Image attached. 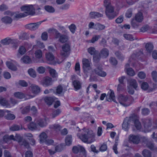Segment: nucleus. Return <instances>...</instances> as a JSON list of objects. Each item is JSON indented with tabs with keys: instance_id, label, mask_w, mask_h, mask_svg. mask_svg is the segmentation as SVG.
<instances>
[{
	"instance_id": "nucleus-38",
	"label": "nucleus",
	"mask_w": 157,
	"mask_h": 157,
	"mask_svg": "<svg viewBox=\"0 0 157 157\" xmlns=\"http://www.w3.org/2000/svg\"><path fill=\"white\" fill-rule=\"evenodd\" d=\"M65 143L67 145H70L72 143V136L71 135H68L66 137Z\"/></svg>"
},
{
	"instance_id": "nucleus-8",
	"label": "nucleus",
	"mask_w": 157,
	"mask_h": 157,
	"mask_svg": "<svg viewBox=\"0 0 157 157\" xmlns=\"http://www.w3.org/2000/svg\"><path fill=\"white\" fill-rule=\"evenodd\" d=\"M55 39H58L59 41L62 43L67 42L69 39V36L68 34H62L59 32L57 34Z\"/></svg>"
},
{
	"instance_id": "nucleus-20",
	"label": "nucleus",
	"mask_w": 157,
	"mask_h": 157,
	"mask_svg": "<svg viewBox=\"0 0 157 157\" xmlns=\"http://www.w3.org/2000/svg\"><path fill=\"white\" fill-rule=\"evenodd\" d=\"M85 150L82 147L78 145L74 146L72 148L73 152L75 154H77L78 152H84Z\"/></svg>"
},
{
	"instance_id": "nucleus-16",
	"label": "nucleus",
	"mask_w": 157,
	"mask_h": 157,
	"mask_svg": "<svg viewBox=\"0 0 157 157\" xmlns=\"http://www.w3.org/2000/svg\"><path fill=\"white\" fill-rule=\"evenodd\" d=\"M103 15L97 12H91L89 14V17L91 19H95L97 18L102 17Z\"/></svg>"
},
{
	"instance_id": "nucleus-61",
	"label": "nucleus",
	"mask_w": 157,
	"mask_h": 157,
	"mask_svg": "<svg viewBox=\"0 0 157 157\" xmlns=\"http://www.w3.org/2000/svg\"><path fill=\"white\" fill-rule=\"evenodd\" d=\"M23 140L21 136L19 135H16L15 136L14 140L17 141L19 144H20V142L22 141Z\"/></svg>"
},
{
	"instance_id": "nucleus-6",
	"label": "nucleus",
	"mask_w": 157,
	"mask_h": 157,
	"mask_svg": "<svg viewBox=\"0 0 157 157\" xmlns=\"http://www.w3.org/2000/svg\"><path fill=\"white\" fill-rule=\"evenodd\" d=\"M82 68L85 74L87 75L91 69V60L86 58H83L82 60Z\"/></svg>"
},
{
	"instance_id": "nucleus-7",
	"label": "nucleus",
	"mask_w": 157,
	"mask_h": 157,
	"mask_svg": "<svg viewBox=\"0 0 157 157\" xmlns=\"http://www.w3.org/2000/svg\"><path fill=\"white\" fill-rule=\"evenodd\" d=\"M60 55L63 57H67L69 55V52L70 50V45L68 43L63 44L62 47Z\"/></svg>"
},
{
	"instance_id": "nucleus-47",
	"label": "nucleus",
	"mask_w": 157,
	"mask_h": 157,
	"mask_svg": "<svg viewBox=\"0 0 157 157\" xmlns=\"http://www.w3.org/2000/svg\"><path fill=\"white\" fill-rule=\"evenodd\" d=\"M48 33L50 34L55 33V38L56 36L57 35V34L59 32L57 30L53 28H51L48 29Z\"/></svg>"
},
{
	"instance_id": "nucleus-49",
	"label": "nucleus",
	"mask_w": 157,
	"mask_h": 157,
	"mask_svg": "<svg viewBox=\"0 0 157 157\" xmlns=\"http://www.w3.org/2000/svg\"><path fill=\"white\" fill-rule=\"evenodd\" d=\"M141 87L143 90H145L148 88L149 86L147 82H143L141 84Z\"/></svg>"
},
{
	"instance_id": "nucleus-2",
	"label": "nucleus",
	"mask_w": 157,
	"mask_h": 157,
	"mask_svg": "<svg viewBox=\"0 0 157 157\" xmlns=\"http://www.w3.org/2000/svg\"><path fill=\"white\" fill-rule=\"evenodd\" d=\"M83 133L81 135L77 134L78 137L83 142L87 144H90L95 140V134L93 131L87 128L82 129Z\"/></svg>"
},
{
	"instance_id": "nucleus-58",
	"label": "nucleus",
	"mask_w": 157,
	"mask_h": 157,
	"mask_svg": "<svg viewBox=\"0 0 157 157\" xmlns=\"http://www.w3.org/2000/svg\"><path fill=\"white\" fill-rule=\"evenodd\" d=\"M151 29L150 27L147 25H145L142 27L140 29L142 32H144Z\"/></svg>"
},
{
	"instance_id": "nucleus-14",
	"label": "nucleus",
	"mask_w": 157,
	"mask_h": 157,
	"mask_svg": "<svg viewBox=\"0 0 157 157\" xmlns=\"http://www.w3.org/2000/svg\"><path fill=\"white\" fill-rule=\"evenodd\" d=\"M129 140L130 141L133 143L137 144L140 142V137L139 135H130L129 136Z\"/></svg>"
},
{
	"instance_id": "nucleus-56",
	"label": "nucleus",
	"mask_w": 157,
	"mask_h": 157,
	"mask_svg": "<svg viewBox=\"0 0 157 157\" xmlns=\"http://www.w3.org/2000/svg\"><path fill=\"white\" fill-rule=\"evenodd\" d=\"M88 52L91 55H94L96 52L95 48L92 47H90L87 49Z\"/></svg>"
},
{
	"instance_id": "nucleus-63",
	"label": "nucleus",
	"mask_w": 157,
	"mask_h": 157,
	"mask_svg": "<svg viewBox=\"0 0 157 157\" xmlns=\"http://www.w3.org/2000/svg\"><path fill=\"white\" fill-rule=\"evenodd\" d=\"M41 37L42 40H47L48 38V34L46 32L43 33L41 35Z\"/></svg>"
},
{
	"instance_id": "nucleus-57",
	"label": "nucleus",
	"mask_w": 157,
	"mask_h": 157,
	"mask_svg": "<svg viewBox=\"0 0 157 157\" xmlns=\"http://www.w3.org/2000/svg\"><path fill=\"white\" fill-rule=\"evenodd\" d=\"M138 76L141 79H144L146 76L145 73L143 71H140L138 72Z\"/></svg>"
},
{
	"instance_id": "nucleus-53",
	"label": "nucleus",
	"mask_w": 157,
	"mask_h": 157,
	"mask_svg": "<svg viewBox=\"0 0 157 157\" xmlns=\"http://www.w3.org/2000/svg\"><path fill=\"white\" fill-rule=\"evenodd\" d=\"M68 28L71 31V32L72 33H75L76 29V27L75 25L73 24H71L70 25Z\"/></svg>"
},
{
	"instance_id": "nucleus-27",
	"label": "nucleus",
	"mask_w": 157,
	"mask_h": 157,
	"mask_svg": "<svg viewBox=\"0 0 157 157\" xmlns=\"http://www.w3.org/2000/svg\"><path fill=\"white\" fill-rule=\"evenodd\" d=\"M0 104L3 106L8 107L10 106V104L8 101L5 98L0 97Z\"/></svg>"
},
{
	"instance_id": "nucleus-5",
	"label": "nucleus",
	"mask_w": 157,
	"mask_h": 157,
	"mask_svg": "<svg viewBox=\"0 0 157 157\" xmlns=\"http://www.w3.org/2000/svg\"><path fill=\"white\" fill-rule=\"evenodd\" d=\"M118 99L120 103L124 107L128 106L132 103L130 100L126 95L120 94L118 96Z\"/></svg>"
},
{
	"instance_id": "nucleus-40",
	"label": "nucleus",
	"mask_w": 157,
	"mask_h": 157,
	"mask_svg": "<svg viewBox=\"0 0 157 157\" xmlns=\"http://www.w3.org/2000/svg\"><path fill=\"white\" fill-rule=\"evenodd\" d=\"M14 96L16 98L22 99L25 97L24 94L21 92H15L14 94Z\"/></svg>"
},
{
	"instance_id": "nucleus-46",
	"label": "nucleus",
	"mask_w": 157,
	"mask_h": 157,
	"mask_svg": "<svg viewBox=\"0 0 157 157\" xmlns=\"http://www.w3.org/2000/svg\"><path fill=\"white\" fill-rule=\"evenodd\" d=\"M123 36L127 40L132 41L134 40L133 37L131 34H125L123 35Z\"/></svg>"
},
{
	"instance_id": "nucleus-64",
	"label": "nucleus",
	"mask_w": 157,
	"mask_h": 157,
	"mask_svg": "<svg viewBox=\"0 0 157 157\" xmlns=\"http://www.w3.org/2000/svg\"><path fill=\"white\" fill-rule=\"evenodd\" d=\"M19 84L20 85L23 87H27L28 83L24 80H20L19 82Z\"/></svg>"
},
{
	"instance_id": "nucleus-21",
	"label": "nucleus",
	"mask_w": 157,
	"mask_h": 157,
	"mask_svg": "<svg viewBox=\"0 0 157 157\" xmlns=\"http://www.w3.org/2000/svg\"><path fill=\"white\" fill-rule=\"evenodd\" d=\"M52 83V78L48 77L45 78L42 82L43 85L47 86L51 85Z\"/></svg>"
},
{
	"instance_id": "nucleus-43",
	"label": "nucleus",
	"mask_w": 157,
	"mask_h": 157,
	"mask_svg": "<svg viewBox=\"0 0 157 157\" xmlns=\"http://www.w3.org/2000/svg\"><path fill=\"white\" fill-rule=\"evenodd\" d=\"M50 128L54 129L56 131H59L61 128V126L58 124H55L50 126Z\"/></svg>"
},
{
	"instance_id": "nucleus-1",
	"label": "nucleus",
	"mask_w": 157,
	"mask_h": 157,
	"mask_svg": "<svg viewBox=\"0 0 157 157\" xmlns=\"http://www.w3.org/2000/svg\"><path fill=\"white\" fill-rule=\"evenodd\" d=\"M21 9L22 11H24V13L13 12L8 10L5 12V14L13 16L15 18H20L29 15H33L35 13V8L32 5L23 6Z\"/></svg>"
},
{
	"instance_id": "nucleus-4",
	"label": "nucleus",
	"mask_w": 157,
	"mask_h": 157,
	"mask_svg": "<svg viewBox=\"0 0 157 157\" xmlns=\"http://www.w3.org/2000/svg\"><path fill=\"white\" fill-rule=\"evenodd\" d=\"M96 75L102 77H104L106 75V73L102 71L101 69L99 68H97L95 69L94 71H91L90 72V79L92 81V79H94L96 77Z\"/></svg>"
},
{
	"instance_id": "nucleus-60",
	"label": "nucleus",
	"mask_w": 157,
	"mask_h": 157,
	"mask_svg": "<svg viewBox=\"0 0 157 157\" xmlns=\"http://www.w3.org/2000/svg\"><path fill=\"white\" fill-rule=\"evenodd\" d=\"M151 75L153 80L155 82L157 81V72L156 71H153L151 73Z\"/></svg>"
},
{
	"instance_id": "nucleus-39",
	"label": "nucleus",
	"mask_w": 157,
	"mask_h": 157,
	"mask_svg": "<svg viewBox=\"0 0 157 157\" xmlns=\"http://www.w3.org/2000/svg\"><path fill=\"white\" fill-rule=\"evenodd\" d=\"M101 37V36L99 35H94L92 37V38L91 40H89V42L90 43H94L96 41H97L98 39Z\"/></svg>"
},
{
	"instance_id": "nucleus-29",
	"label": "nucleus",
	"mask_w": 157,
	"mask_h": 157,
	"mask_svg": "<svg viewBox=\"0 0 157 157\" xmlns=\"http://www.w3.org/2000/svg\"><path fill=\"white\" fill-rule=\"evenodd\" d=\"M55 99L54 98L52 97H46L44 99L45 102L48 105H51L54 101L55 100Z\"/></svg>"
},
{
	"instance_id": "nucleus-15",
	"label": "nucleus",
	"mask_w": 157,
	"mask_h": 157,
	"mask_svg": "<svg viewBox=\"0 0 157 157\" xmlns=\"http://www.w3.org/2000/svg\"><path fill=\"white\" fill-rule=\"evenodd\" d=\"M131 122L130 117L129 118H126L124 120L122 124V128L125 131H128L129 128V124Z\"/></svg>"
},
{
	"instance_id": "nucleus-26",
	"label": "nucleus",
	"mask_w": 157,
	"mask_h": 157,
	"mask_svg": "<svg viewBox=\"0 0 157 157\" xmlns=\"http://www.w3.org/2000/svg\"><path fill=\"white\" fill-rule=\"evenodd\" d=\"M128 82L130 85L132 86L136 90L138 88V84L136 80L134 79H130L128 80Z\"/></svg>"
},
{
	"instance_id": "nucleus-59",
	"label": "nucleus",
	"mask_w": 157,
	"mask_h": 157,
	"mask_svg": "<svg viewBox=\"0 0 157 157\" xmlns=\"http://www.w3.org/2000/svg\"><path fill=\"white\" fill-rule=\"evenodd\" d=\"M109 61L110 63L113 65H115L117 64V61L115 58L110 57Z\"/></svg>"
},
{
	"instance_id": "nucleus-41",
	"label": "nucleus",
	"mask_w": 157,
	"mask_h": 157,
	"mask_svg": "<svg viewBox=\"0 0 157 157\" xmlns=\"http://www.w3.org/2000/svg\"><path fill=\"white\" fill-rule=\"evenodd\" d=\"M28 128L32 130H36L37 128L36 124L33 122H32L28 124Z\"/></svg>"
},
{
	"instance_id": "nucleus-44",
	"label": "nucleus",
	"mask_w": 157,
	"mask_h": 157,
	"mask_svg": "<svg viewBox=\"0 0 157 157\" xmlns=\"http://www.w3.org/2000/svg\"><path fill=\"white\" fill-rule=\"evenodd\" d=\"M142 154L144 157H151V152L148 150H144L142 152Z\"/></svg>"
},
{
	"instance_id": "nucleus-23",
	"label": "nucleus",
	"mask_w": 157,
	"mask_h": 157,
	"mask_svg": "<svg viewBox=\"0 0 157 157\" xmlns=\"http://www.w3.org/2000/svg\"><path fill=\"white\" fill-rule=\"evenodd\" d=\"M32 92L34 94H37L40 91V88L38 86L32 84L30 86Z\"/></svg>"
},
{
	"instance_id": "nucleus-9",
	"label": "nucleus",
	"mask_w": 157,
	"mask_h": 157,
	"mask_svg": "<svg viewBox=\"0 0 157 157\" xmlns=\"http://www.w3.org/2000/svg\"><path fill=\"white\" fill-rule=\"evenodd\" d=\"M42 21H40L36 23H31L26 25L25 28L31 31H35L37 29L39 26L41 24Z\"/></svg>"
},
{
	"instance_id": "nucleus-51",
	"label": "nucleus",
	"mask_w": 157,
	"mask_h": 157,
	"mask_svg": "<svg viewBox=\"0 0 157 157\" xmlns=\"http://www.w3.org/2000/svg\"><path fill=\"white\" fill-rule=\"evenodd\" d=\"M137 22L135 19H133L131 22V24L132 27L133 28L138 27L139 26V24Z\"/></svg>"
},
{
	"instance_id": "nucleus-45",
	"label": "nucleus",
	"mask_w": 157,
	"mask_h": 157,
	"mask_svg": "<svg viewBox=\"0 0 157 157\" xmlns=\"http://www.w3.org/2000/svg\"><path fill=\"white\" fill-rule=\"evenodd\" d=\"M147 147L151 150H156L157 147L151 142H148L147 144Z\"/></svg>"
},
{
	"instance_id": "nucleus-24",
	"label": "nucleus",
	"mask_w": 157,
	"mask_h": 157,
	"mask_svg": "<svg viewBox=\"0 0 157 157\" xmlns=\"http://www.w3.org/2000/svg\"><path fill=\"white\" fill-rule=\"evenodd\" d=\"M134 19L138 22H141L143 19L142 13L141 12H139L136 15Z\"/></svg>"
},
{
	"instance_id": "nucleus-3",
	"label": "nucleus",
	"mask_w": 157,
	"mask_h": 157,
	"mask_svg": "<svg viewBox=\"0 0 157 157\" xmlns=\"http://www.w3.org/2000/svg\"><path fill=\"white\" fill-rule=\"evenodd\" d=\"M104 5L105 8V14L109 19H113L117 15V13L114 11V8L109 0H104Z\"/></svg>"
},
{
	"instance_id": "nucleus-31",
	"label": "nucleus",
	"mask_w": 157,
	"mask_h": 157,
	"mask_svg": "<svg viewBox=\"0 0 157 157\" xmlns=\"http://www.w3.org/2000/svg\"><path fill=\"white\" fill-rule=\"evenodd\" d=\"M49 72L51 76L53 78H56V80H57V78L58 77V74L56 72V70L54 69L50 68Z\"/></svg>"
},
{
	"instance_id": "nucleus-48",
	"label": "nucleus",
	"mask_w": 157,
	"mask_h": 157,
	"mask_svg": "<svg viewBox=\"0 0 157 157\" xmlns=\"http://www.w3.org/2000/svg\"><path fill=\"white\" fill-rule=\"evenodd\" d=\"M21 145L24 146L25 148H29V143L25 140L24 139L21 142H20V144Z\"/></svg>"
},
{
	"instance_id": "nucleus-55",
	"label": "nucleus",
	"mask_w": 157,
	"mask_h": 157,
	"mask_svg": "<svg viewBox=\"0 0 157 157\" xmlns=\"http://www.w3.org/2000/svg\"><path fill=\"white\" fill-rule=\"evenodd\" d=\"M10 129L12 131H17L20 130V127L18 125H14L10 127Z\"/></svg>"
},
{
	"instance_id": "nucleus-52",
	"label": "nucleus",
	"mask_w": 157,
	"mask_h": 157,
	"mask_svg": "<svg viewBox=\"0 0 157 157\" xmlns=\"http://www.w3.org/2000/svg\"><path fill=\"white\" fill-rule=\"evenodd\" d=\"M28 38L29 34L26 33H23L19 36V38L21 39H27Z\"/></svg>"
},
{
	"instance_id": "nucleus-22",
	"label": "nucleus",
	"mask_w": 157,
	"mask_h": 157,
	"mask_svg": "<svg viewBox=\"0 0 157 157\" xmlns=\"http://www.w3.org/2000/svg\"><path fill=\"white\" fill-rule=\"evenodd\" d=\"M35 57L37 59H41L42 57L43 53L40 49L36 50L34 52Z\"/></svg>"
},
{
	"instance_id": "nucleus-30",
	"label": "nucleus",
	"mask_w": 157,
	"mask_h": 157,
	"mask_svg": "<svg viewBox=\"0 0 157 157\" xmlns=\"http://www.w3.org/2000/svg\"><path fill=\"white\" fill-rule=\"evenodd\" d=\"M40 140L41 143H43L45 141L47 138V135L44 132H42L39 136Z\"/></svg>"
},
{
	"instance_id": "nucleus-33",
	"label": "nucleus",
	"mask_w": 157,
	"mask_h": 157,
	"mask_svg": "<svg viewBox=\"0 0 157 157\" xmlns=\"http://www.w3.org/2000/svg\"><path fill=\"white\" fill-rule=\"evenodd\" d=\"M22 62L25 63H32L31 58L27 56H24L21 59Z\"/></svg>"
},
{
	"instance_id": "nucleus-18",
	"label": "nucleus",
	"mask_w": 157,
	"mask_h": 157,
	"mask_svg": "<svg viewBox=\"0 0 157 157\" xmlns=\"http://www.w3.org/2000/svg\"><path fill=\"white\" fill-rule=\"evenodd\" d=\"M144 128L146 129H148L152 125V121L150 119H144L143 121Z\"/></svg>"
},
{
	"instance_id": "nucleus-32",
	"label": "nucleus",
	"mask_w": 157,
	"mask_h": 157,
	"mask_svg": "<svg viewBox=\"0 0 157 157\" xmlns=\"http://www.w3.org/2000/svg\"><path fill=\"white\" fill-rule=\"evenodd\" d=\"M61 113V110L59 109L54 110L52 112L51 117L52 118H54L58 116Z\"/></svg>"
},
{
	"instance_id": "nucleus-54",
	"label": "nucleus",
	"mask_w": 157,
	"mask_h": 157,
	"mask_svg": "<svg viewBox=\"0 0 157 157\" xmlns=\"http://www.w3.org/2000/svg\"><path fill=\"white\" fill-rule=\"evenodd\" d=\"M30 110V106H27L25 107L22 110L21 113L24 114L28 113Z\"/></svg>"
},
{
	"instance_id": "nucleus-35",
	"label": "nucleus",
	"mask_w": 157,
	"mask_h": 157,
	"mask_svg": "<svg viewBox=\"0 0 157 157\" xmlns=\"http://www.w3.org/2000/svg\"><path fill=\"white\" fill-rule=\"evenodd\" d=\"M46 58L47 60L49 61H53L54 59V56L50 52L46 53Z\"/></svg>"
},
{
	"instance_id": "nucleus-10",
	"label": "nucleus",
	"mask_w": 157,
	"mask_h": 157,
	"mask_svg": "<svg viewBox=\"0 0 157 157\" xmlns=\"http://www.w3.org/2000/svg\"><path fill=\"white\" fill-rule=\"evenodd\" d=\"M130 120H131L132 122L134 123V125L136 129L137 130H140L141 128V125L139 121L138 117L135 116L131 117Z\"/></svg>"
},
{
	"instance_id": "nucleus-12",
	"label": "nucleus",
	"mask_w": 157,
	"mask_h": 157,
	"mask_svg": "<svg viewBox=\"0 0 157 157\" xmlns=\"http://www.w3.org/2000/svg\"><path fill=\"white\" fill-rule=\"evenodd\" d=\"M1 43L3 45H6L10 44H15L17 43V40L15 39H12L6 38L1 40Z\"/></svg>"
},
{
	"instance_id": "nucleus-62",
	"label": "nucleus",
	"mask_w": 157,
	"mask_h": 157,
	"mask_svg": "<svg viewBox=\"0 0 157 157\" xmlns=\"http://www.w3.org/2000/svg\"><path fill=\"white\" fill-rule=\"evenodd\" d=\"M116 56L120 59L123 60L124 57L121 53L119 51H117L115 52Z\"/></svg>"
},
{
	"instance_id": "nucleus-17",
	"label": "nucleus",
	"mask_w": 157,
	"mask_h": 157,
	"mask_svg": "<svg viewBox=\"0 0 157 157\" xmlns=\"http://www.w3.org/2000/svg\"><path fill=\"white\" fill-rule=\"evenodd\" d=\"M129 64L127 63L125 66V71L128 75L130 76H133L135 75V72L131 68H130Z\"/></svg>"
},
{
	"instance_id": "nucleus-50",
	"label": "nucleus",
	"mask_w": 157,
	"mask_h": 157,
	"mask_svg": "<svg viewBox=\"0 0 157 157\" xmlns=\"http://www.w3.org/2000/svg\"><path fill=\"white\" fill-rule=\"evenodd\" d=\"M28 72L30 75L32 77L35 78L36 76L35 71L32 68L29 69L28 71Z\"/></svg>"
},
{
	"instance_id": "nucleus-19",
	"label": "nucleus",
	"mask_w": 157,
	"mask_h": 157,
	"mask_svg": "<svg viewBox=\"0 0 157 157\" xmlns=\"http://www.w3.org/2000/svg\"><path fill=\"white\" fill-rule=\"evenodd\" d=\"M109 51L108 49L103 48L100 51V56L103 58H106L109 56Z\"/></svg>"
},
{
	"instance_id": "nucleus-37",
	"label": "nucleus",
	"mask_w": 157,
	"mask_h": 157,
	"mask_svg": "<svg viewBox=\"0 0 157 157\" xmlns=\"http://www.w3.org/2000/svg\"><path fill=\"white\" fill-rule=\"evenodd\" d=\"M145 48L146 51L148 52H151L153 48V44L150 43H148L146 44Z\"/></svg>"
},
{
	"instance_id": "nucleus-34",
	"label": "nucleus",
	"mask_w": 157,
	"mask_h": 157,
	"mask_svg": "<svg viewBox=\"0 0 157 157\" xmlns=\"http://www.w3.org/2000/svg\"><path fill=\"white\" fill-rule=\"evenodd\" d=\"M6 64L7 67L9 69L13 71L17 70V67L12 63L10 62L7 61L6 63Z\"/></svg>"
},
{
	"instance_id": "nucleus-28",
	"label": "nucleus",
	"mask_w": 157,
	"mask_h": 157,
	"mask_svg": "<svg viewBox=\"0 0 157 157\" xmlns=\"http://www.w3.org/2000/svg\"><path fill=\"white\" fill-rule=\"evenodd\" d=\"M105 28V26L103 25L97 23L95 24L94 29L98 31H101L104 30Z\"/></svg>"
},
{
	"instance_id": "nucleus-42",
	"label": "nucleus",
	"mask_w": 157,
	"mask_h": 157,
	"mask_svg": "<svg viewBox=\"0 0 157 157\" xmlns=\"http://www.w3.org/2000/svg\"><path fill=\"white\" fill-rule=\"evenodd\" d=\"M37 123L41 127L45 126L46 124V121L42 119H39Z\"/></svg>"
},
{
	"instance_id": "nucleus-36",
	"label": "nucleus",
	"mask_w": 157,
	"mask_h": 157,
	"mask_svg": "<svg viewBox=\"0 0 157 157\" xmlns=\"http://www.w3.org/2000/svg\"><path fill=\"white\" fill-rule=\"evenodd\" d=\"M44 8L46 11L49 13H52L55 11L54 8L52 6L49 5L45 6Z\"/></svg>"
},
{
	"instance_id": "nucleus-25",
	"label": "nucleus",
	"mask_w": 157,
	"mask_h": 157,
	"mask_svg": "<svg viewBox=\"0 0 157 157\" xmlns=\"http://www.w3.org/2000/svg\"><path fill=\"white\" fill-rule=\"evenodd\" d=\"M73 85L76 90H79L81 88V84L78 80H75L73 81Z\"/></svg>"
},
{
	"instance_id": "nucleus-13",
	"label": "nucleus",
	"mask_w": 157,
	"mask_h": 157,
	"mask_svg": "<svg viewBox=\"0 0 157 157\" xmlns=\"http://www.w3.org/2000/svg\"><path fill=\"white\" fill-rule=\"evenodd\" d=\"M27 44H25L24 45L21 46L18 50V53L17 56L18 58H20L21 56L24 55L26 51V46Z\"/></svg>"
},
{
	"instance_id": "nucleus-11",
	"label": "nucleus",
	"mask_w": 157,
	"mask_h": 157,
	"mask_svg": "<svg viewBox=\"0 0 157 157\" xmlns=\"http://www.w3.org/2000/svg\"><path fill=\"white\" fill-rule=\"evenodd\" d=\"M7 11H5L4 12V14L6 15V16H5L2 17L1 19L2 21L5 24H11L12 21V19L13 18L14 19H18L19 18H15L13 16H11L10 15H8L5 14V12Z\"/></svg>"
}]
</instances>
